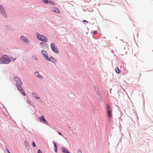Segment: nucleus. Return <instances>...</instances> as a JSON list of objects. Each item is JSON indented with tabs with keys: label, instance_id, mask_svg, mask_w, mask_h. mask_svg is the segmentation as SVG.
Segmentation results:
<instances>
[{
	"label": "nucleus",
	"instance_id": "30",
	"mask_svg": "<svg viewBox=\"0 0 153 153\" xmlns=\"http://www.w3.org/2000/svg\"><path fill=\"white\" fill-rule=\"evenodd\" d=\"M97 33V32L96 31H95L94 32V34H95Z\"/></svg>",
	"mask_w": 153,
	"mask_h": 153
},
{
	"label": "nucleus",
	"instance_id": "2",
	"mask_svg": "<svg viewBox=\"0 0 153 153\" xmlns=\"http://www.w3.org/2000/svg\"><path fill=\"white\" fill-rule=\"evenodd\" d=\"M15 80L16 81V85L18 89L20 91L21 93L25 96L26 95L25 91L22 89L21 87L22 83L20 79L17 77L15 78Z\"/></svg>",
	"mask_w": 153,
	"mask_h": 153
},
{
	"label": "nucleus",
	"instance_id": "28",
	"mask_svg": "<svg viewBox=\"0 0 153 153\" xmlns=\"http://www.w3.org/2000/svg\"><path fill=\"white\" fill-rule=\"evenodd\" d=\"M58 134H59V135H61V136L62 135V134L60 133V132H58Z\"/></svg>",
	"mask_w": 153,
	"mask_h": 153
},
{
	"label": "nucleus",
	"instance_id": "23",
	"mask_svg": "<svg viewBox=\"0 0 153 153\" xmlns=\"http://www.w3.org/2000/svg\"><path fill=\"white\" fill-rule=\"evenodd\" d=\"M32 145H33V147H35L36 146V145L35 144V143L34 142H32Z\"/></svg>",
	"mask_w": 153,
	"mask_h": 153
},
{
	"label": "nucleus",
	"instance_id": "20",
	"mask_svg": "<svg viewBox=\"0 0 153 153\" xmlns=\"http://www.w3.org/2000/svg\"><path fill=\"white\" fill-rule=\"evenodd\" d=\"M40 46L42 47H43L44 46V44L43 42H41L40 44Z\"/></svg>",
	"mask_w": 153,
	"mask_h": 153
},
{
	"label": "nucleus",
	"instance_id": "29",
	"mask_svg": "<svg viewBox=\"0 0 153 153\" xmlns=\"http://www.w3.org/2000/svg\"><path fill=\"white\" fill-rule=\"evenodd\" d=\"M9 26H7L6 27V28H7V29H9Z\"/></svg>",
	"mask_w": 153,
	"mask_h": 153
},
{
	"label": "nucleus",
	"instance_id": "4",
	"mask_svg": "<svg viewBox=\"0 0 153 153\" xmlns=\"http://www.w3.org/2000/svg\"><path fill=\"white\" fill-rule=\"evenodd\" d=\"M51 47L52 51L56 53H59V51L58 48H56V46L53 43H51Z\"/></svg>",
	"mask_w": 153,
	"mask_h": 153
},
{
	"label": "nucleus",
	"instance_id": "21",
	"mask_svg": "<svg viewBox=\"0 0 153 153\" xmlns=\"http://www.w3.org/2000/svg\"><path fill=\"white\" fill-rule=\"evenodd\" d=\"M25 145L26 146H28V143L27 142V141H25Z\"/></svg>",
	"mask_w": 153,
	"mask_h": 153
},
{
	"label": "nucleus",
	"instance_id": "5",
	"mask_svg": "<svg viewBox=\"0 0 153 153\" xmlns=\"http://www.w3.org/2000/svg\"><path fill=\"white\" fill-rule=\"evenodd\" d=\"M37 34V38L38 39L41 41H43L45 42L47 41V39L45 36L38 33Z\"/></svg>",
	"mask_w": 153,
	"mask_h": 153
},
{
	"label": "nucleus",
	"instance_id": "8",
	"mask_svg": "<svg viewBox=\"0 0 153 153\" xmlns=\"http://www.w3.org/2000/svg\"><path fill=\"white\" fill-rule=\"evenodd\" d=\"M61 150L63 153H69V152L64 147H62Z\"/></svg>",
	"mask_w": 153,
	"mask_h": 153
},
{
	"label": "nucleus",
	"instance_id": "1",
	"mask_svg": "<svg viewBox=\"0 0 153 153\" xmlns=\"http://www.w3.org/2000/svg\"><path fill=\"white\" fill-rule=\"evenodd\" d=\"M13 58H9L6 55H2L0 56V63L7 64L11 62Z\"/></svg>",
	"mask_w": 153,
	"mask_h": 153
},
{
	"label": "nucleus",
	"instance_id": "22",
	"mask_svg": "<svg viewBox=\"0 0 153 153\" xmlns=\"http://www.w3.org/2000/svg\"><path fill=\"white\" fill-rule=\"evenodd\" d=\"M33 58L35 60H37V58L36 57V56H33Z\"/></svg>",
	"mask_w": 153,
	"mask_h": 153
},
{
	"label": "nucleus",
	"instance_id": "10",
	"mask_svg": "<svg viewBox=\"0 0 153 153\" xmlns=\"http://www.w3.org/2000/svg\"><path fill=\"white\" fill-rule=\"evenodd\" d=\"M20 38L21 40L23 41L24 42H27V39L25 36H21Z\"/></svg>",
	"mask_w": 153,
	"mask_h": 153
},
{
	"label": "nucleus",
	"instance_id": "24",
	"mask_svg": "<svg viewBox=\"0 0 153 153\" xmlns=\"http://www.w3.org/2000/svg\"><path fill=\"white\" fill-rule=\"evenodd\" d=\"M78 153H82V152L81 149H79L78 151Z\"/></svg>",
	"mask_w": 153,
	"mask_h": 153
},
{
	"label": "nucleus",
	"instance_id": "19",
	"mask_svg": "<svg viewBox=\"0 0 153 153\" xmlns=\"http://www.w3.org/2000/svg\"><path fill=\"white\" fill-rule=\"evenodd\" d=\"M50 59L51 60V61L52 62H56V60L53 58L51 57Z\"/></svg>",
	"mask_w": 153,
	"mask_h": 153
},
{
	"label": "nucleus",
	"instance_id": "25",
	"mask_svg": "<svg viewBox=\"0 0 153 153\" xmlns=\"http://www.w3.org/2000/svg\"><path fill=\"white\" fill-rule=\"evenodd\" d=\"M37 153H42V152L40 149H39L38 150Z\"/></svg>",
	"mask_w": 153,
	"mask_h": 153
},
{
	"label": "nucleus",
	"instance_id": "15",
	"mask_svg": "<svg viewBox=\"0 0 153 153\" xmlns=\"http://www.w3.org/2000/svg\"><path fill=\"white\" fill-rule=\"evenodd\" d=\"M108 118V121L109 123H111L112 121V120L113 118L112 116L110 117H107Z\"/></svg>",
	"mask_w": 153,
	"mask_h": 153
},
{
	"label": "nucleus",
	"instance_id": "9",
	"mask_svg": "<svg viewBox=\"0 0 153 153\" xmlns=\"http://www.w3.org/2000/svg\"><path fill=\"white\" fill-rule=\"evenodd\" d=\"M35 75L37 77H39V78H40V79H42L43 78L42 76L40 75L39 74V72H35Z\"/></svg>",
	"mask_w": 153,
	"mask_h": 153
},
{
	"label": "nucleus",
	"instance_id": "18",
	"mask_svg": "<svg viewBox=\"0 0 153 153\" xmlns=\"http://www.w3.org/2000/svg\"><path fill=\"white\" fill-rule=\"evenodd\" d=\"M53 144L54 145V148H55V152H57V149L56 145V144L54 142H53Z\"/></svg>",
	"mask_w": 153,
	"mask_h": 153
},
{
	"label": "nucleus",
	"instance_id": "13",
	"mask_svg": "<svg viewBox=\"0 0 153 153\" xmlns=\"http://www.w3.org/2000/svg\"><path fill=\"white\" fill-rule=\"evenodd\" d=\"M41 53L42 55L44 56H45L46 54H48L45 50H42L41 51Z\"/></svg>",
	"mask_w": 153,
	"mask_h": 153
},
{
	"label": "nucleus",
	"instance_id": "17",
	"mask_svg": "<svg viewBox=\"0 0 153 153\" xmlns=\"http://www.w3.org/2000/svg\"><path fill=\"white\" fill-rule=\"evenodd\" d=\"M45 57L46 59L48 61H51V59L48 56V54H46L45 56H44Z\"/></svg>",
	"mask_w": 153,
	"mask_h": 153
},
{
	"label": "nucleus",
	"instance_id": "27",
	"mask_svg": "<svg viewBox=\"0 0 153 153\" xmlns=\"http://www.w3.org/2000/svg\"><path fill=\"white\" fill-rule=\"evenodd\" d=\"M82 22H84V23L85 22H88L87 21L85 20H83Z\"/></svg>",
	"mask_w": 153,
	"mask_h": 153
},
{
	"label": "nucleus",
	"instance_id": "7",
	"mask_svg": "<svg viewBox=\"0 0 153 153\" xmlns=\"http://www.w3.org/2000/svg\"><path fill=\"white\" fill-rule=\"evenodd\" d=\"M43 1L44 3H51V4L53 5L54 4V3L53 2L50 0H43Z\"/></svg>",
	"mask_w": 153,
	"mask_h": 153
},
{
	"label": "nucleus",
	"instance_id": "12",
	"mask_svg": "<svg viewBox=\"0 0 153 153\" xmlns=\"http://www.w3.org/2000/svg\"><path fill=\"white\" fill-rule=\"evenodd\" d=\"M40 121H42L44 122H46L47 123V121L45 120V119L44 118V117L43 116H42L41 117V119L40 120Z\"/></svg>",
	"mask_w": 153,
	"mask_h": 153
},
{
	"label": "nucleus",
	"instance_id": "26",
	"mask_svg": "<svg viewBox=\"0 0 153 153\" xmlns=\"http://www.w3.org/2000/svg\"><path fill=\"white\" fill-rule=\"evenodd\" d=\"M6 151L8 152V153H10L7 147H6Z\"/></svg>",
	"mask_w": 153,
	"mask_h": 153
},
{
	"label": "nucleus",
	"instance_id": "31",
	"mask_svg": "<svg viewBox=\"0 0 153 153\" xmlns=\"http://www.w3.org/2000/svg\"><path fill=\"white\" fill-rule=\"evenodd\" d=\"M15 59H13V61H14L15 60Z\"/></svg>",
	"mask_w": 153,
	"mask_h": 153
},
{
	"label": "nucleus",
	"instance_id": "6",
	"mask_svg": "<svg viewBox=\"0 0 153 153\" xmlns=\"http://www.w3.org/2000/svg\"><path fill=\"white\" fill-rule=\"evenodd\" d=\"M0 12L5 17H7V15L4 12L3 7L2 6H0Z\"/></svg>",
	"mask_w": 153,
	"mask_h": 153
},
{
	"label": "nucleus",
	"instance_id": "11",
	"mask_svg": "<svg viewBox=\"0 0 153 153\" xmlns=\"http://www.w3.org/2000/svg\"><path fill=\"white\" fill-rule=\"evenodd\" d=\"M53 12L57 13H60V11L57 8L55 7L53 8Z\"/></svg>",
	"mask_w": 153,
	"mask_h": 153
},
{
	"label": "nucleus",
	"instance_id": "14",
	"mask_svg": "<svg viewBox=\"0 0 153 153\" xmlns=\"http://www.w3.org/2000/svg\"><path fill=\"white\" fill-rule=\"evenodd\" d=\"M32 94L33 96L36 98V99H39L40 98L39 97L36 96V95L35 94L33 93Z\"/></svg>",
	"mask_w": 153,
	"mask_h": 153
},
{
	"label": "nucleus",
	"instance_id": "16",
	"mask_svg": "<svg viewBox=\"0 0 153 153\" xmlns=\"http://www.w3.org/2000/svg\"><path fill=\"white\" fill-rule=\"evenodd\" d=\"M115 71L117 73H119L121 72V70L119 69L118 68H115Z\"/></svg>",
	"mask_w": 153,
	"mask_h": 153
},
{
	"label": "nucleus",
	"instance_id": "3",
	"mask_svg": "<svg viewBox=\"0 0 153 153\" xmlns=\"http://www.w3.org/2000/svg\"><path fill=\"white\" fill-rule=\"evenodd\" d=\"M107 117L112 116V110L109 104H107Z\"/></svg>",
	"mask_w": 153,
	"mask_h": 153
}]
</instances>
